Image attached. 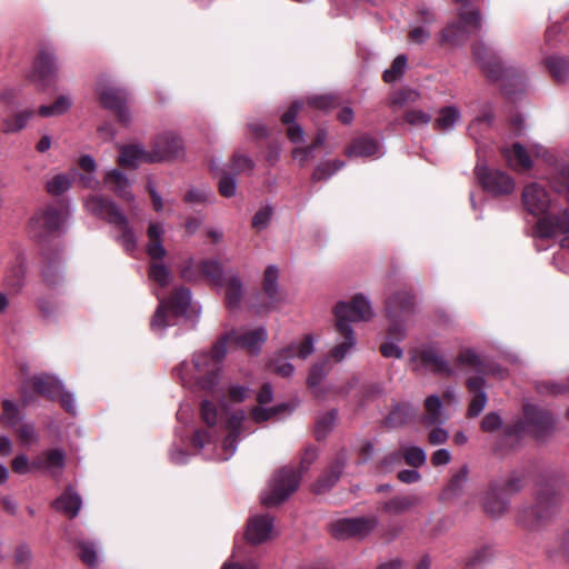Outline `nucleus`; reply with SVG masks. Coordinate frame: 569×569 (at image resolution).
<instances>
[{
    "mask_svg": "<svg viewBox=\"0 0 569 569\" xmlns=\"http://www.w3.org/2000/svg\"><path fill=\"white\" fill-rule=\"evenodd\" d=\"M201 417L207 427L204 430L193 432L191 439L193 448L208 460H229L238 448L241 428L246 419L244 412L238 410L224 418L222 415H218L209 400H203Z\"/></svg>",
    "mask_w": 569,
    "mask_h": 569,
    "instance_id": "f257e3e1",
    "label": "nucleus"
},
{
    "mask_svg": "<svg viewBox=\"0 0 569 569\" xmlns=\"http://www.w3.org/2000/svg\"><path fill=\"white\" fill-rule=\"evenodd\" d=\"M232 336L224 333L209 349L194 351L190 360H183L173 368V376L184 388L216 393L222 380L223 363Z\"/></svg>",
    "mask_w": 569,
    "mask_h": 569,
    "instance_id": "f03ea898",
    "label": "nucleus"
},
{
    "mask_svg": "<svg viewBox=\"0 0 569 569\" xmlns=\"http://www.w3.org/2000/svg\"><path fill=\"white\" fill-rule=\"evenodd\" d=\"M521 201L528 213L541 216L533 229L535 236L541 239L561 237L560 246L569 249V209L557 214H546L552 201L546 188L537 181L523 187Z\"/></svg>",
    "mask_w": 569,
    "mask_h": 569,
    "instance_id": "7ed1b4c3",
    "label": "nucleus"
},
{
    "mask_svg": "<svg viewBox=\"0 0 569 569\" xmlns=\"http://www.w3.org/2000/svg\"><path fill=\"white\" fill-rule=\"evenodd\" d=\"M333 313L338 341L330 350V358L340 362L350 356L357 347V337L351 328V322L369 321L375 312L370 300L359 293L356 295L350 302H338L333 309Z\"/></svg>",
    "mask_w": 569,
    "mask_h": 569,
    "instance_id": "20e7f679",
    "label": "nucleus"
},
{
    "mask_svg": "<svg viewBox=\"0 0 569 569\" xmlns=\"http://www.w3.org/2000/svg\"><path fill=\"white\" fill-rule=\"evenodd\" d=\"M472 54L488 80L499 83L505 94L512 98L516 93L513 88L520 90L525 88L527 80L525 71L500 52L479 42L473 44Z\"/></svg>",
    "mask_w": 569,
    "mask_h": 569,
    "instance_id": "39448f33",
    "label": "nucleus"
},
{
    "mask_svg": "<svg viewBox=\"0 0 569 569\" xmlns=\"http://www.w3.org/2000/svg\"><path fill=\"white\" fill-rule=\"evenodd\" d=\"M386 313L389 321L388 338L380 346V352L386 358L401 359L403 351L397 342L406 337L408 323L415 313L413 296L407 291L393 293L387 300Z\"/></svg>",
    "mask_w": 569,
    "mask_h": 569,
    "instance_id": "423d86ee",
    "label": "nucleus"
},
{
    "mask_svg": "<svg viewBox=\"0 0 569 569\" xmlns=\"http://www.w3.org/2000/svg\"><path fill=\"white\" fill-rule=\"evenodd\" d=\"M199 315V308L192 305L191 291L187 288L177 289L168 300L159 298L158 309L151 320V330L161 336L167 327L174 323L176 317Z\"/></svg>",
    "mask_w": 569,
    "mask_h": 569,
    "instance_id": "0eeeda50",
    "label": "nucleus"
},
{
    "mask_svg": "<svg viewBox=\"0 0 569 569\" xmlns=\"http://www.w3.org/2000/svg\"><path fill=\"white\" fill-rule=\"evenodd\" d=\"M88 212L112 223L119 231V242L123 249L131 253L137 250L138 239L132 232L128 220L112 201L98 194L88 197L84 201Z\"/></svg>",
    "mask_w": 569,
    "mask_h": 569,
    "instance_id": "6e6552de",
    "label": "nucleus"
},
{
    "mask_svg": "<svg viewBox=\"0 0 569 569\" xmlns=\"http://www.w3.org/2000/svg\"><path fill=\"white\" fill-rule=\"evenodd\" d=\"M555 423L556 420L549 411L538 405L526 403L522 418L506 428L505 436L519 438L523 435H531L541 441L552 435Z\"/></svg>",
    "mask_w": 569,
    "mask_h": 569,
    "instance_id": "1a4fd4ad",
    "label": "nucleus"
},
{
    "mask_svg": "<svg viewBox=\"0 0 569 569\" xmlns=\"http://www.w3.org/2000/svg\"><path fill=\"white\" fill-rule=\"evenodd\" d=\"M164 226L161 222H150L147 236L148 243L144 244V253L152 260L149 268V278L160 287H167L172 280L170 269L162 262L167 250L162 244Z\"/></svg>",
    "mask_w": 569,
    "mask_h": 569,
    "instance_id": "9d476101",
    "label": "nucleus"
},
{
    "mask_svg": "<svg viewBox=\"0 0 569 569\" xmlns=\"http://www.w3.org/2000/svg\"><path fill=\"white\" fill-rule=\"evenodd\" d=\"M560 499L556 492L541 490L533 506H523L517 512V522L526 529H538L550 520L559 509Z\"/></svg>",
    "mask_w": 569,
    "mask_h": 569,
    "instance_id": "9b49d317",
    "label": "nucleus"
},
{
    "mask_svg": "<svg viewBox=\"0 0 569 569\" xmlns=\"http://www.w3.org/2000/svg\"><path fill=\"white\" fill-rule=\"evenodd\" d=\"M300 477V472L291 468H282L277 471L269 488L261 495L262 505L273 507L284 502L298 489Z\"/></svg>",
    "mask_w": 569,
    "mask_h": 569,
    "instance_id": "f8f14e48",
    "label": "nucleus"
},
{
    "mask_svg": "<svg viewBox=\"0 0 569 569\" xmlns=\"http://www.w3.org/2000/svg\"><path fill=\"white\" fill-rule=\"evenodd\" d=\"M69 216L68 208L47 206L37 211L30 219L29 234L36 240H42L52 232L58 231Z\"/></svg>",
    "mask_w": 569,
    "mask_h": 569,
    "instance_id": "ddd939ff",
    "label": "nucleus"
},
{
    "mask_svg": "<svg viewBox=\"0 0 569 569\" xmlns=\"http://www.w3.org/2000/svg\"><path fill=\"white\" fill-rule=\"evenodd\" d=\"M529 148L537 158H541L550 167L551 171L547 178L550 187L555 192L565 194L569 201V162L560 160L541 144H530Z\"/></svg>",
    "mask_w": 569,
    "mask_h": 569,
    "instance_id": "4468645a",
    "label": "nucleus"
},
{
    "mask_svg": "<svg viewBox=\"0 0 569 569\" xmlns=\"http://www.w3.org/2000/svg\"><path fill=\"white\" fill-rule=\"evenodd\" d=\"M480 152L481 150L478 149L475 174L483 190L496 197L512 193L516 188L513 178L499 169H489L481 160Z\"/></svg>",
    "mask_w": 569,
    "mask_h": 569,
    "instance_id": "2eb2a0df",
    "label": "nucleus"
},
{
    "mask_svg": "<svg viewBox=\"0 0 569 569\" xmlns=\"http://www.w3.org/2000/svg\"><path fill=\"white\" fill-rule=\"evenodd\" d=\"M378 526L377 517L340 518L329 526L331 536L339 540L362 539Z\"/></svg>",
    "mask_w": 569,
    "mask_h": 569,
    "instance_id": "dca6fc26",
    "label": "nucleus"
},
{
    "mask_svg": "<svg viewBox=\"0 0 569 569\" xmlns=\"http://www.w3.org/2000/svg\"><path fill=\"white\" fill-rule=\"evenodd\" d=\"M32 383L38 393L51 400H58L66 411L74 412L76 402L73 396L66 390L63 383L57 377L41 373L33 377Z\"/></svg>",
    "mask_w": 569,
    "mask_h": 569,
    "instance_id": "f3484780",
    "label": "nucleus"
},
{
    "mask_svg": "<svg viewBox=\"0 0 569 569\" xmlns=\"http://www.w3.org/2000/svg\"><path fill=\"white\" fill-rule=\"evenodd\" d=\"M183 151L181 139L173 132H164L156 137L149 151L144 150V162H158L178 158Z\"/></svg>",
    "mask_w": 569,
    "mask_h": 569,
    "instance_id": "a211bd4d",
    "label": "nucleus"
},
{
    "mask_svg": "<svg viewBox=\"0 0 569 569\" xmlns=\"http://www.w3.org/2000/svg\"><path fill=\"white\" fill-rule=\"evenodd\" d=\"M97 93L101 106L107 109L114 110L120 120L127 122L129 113L126 108L127 94L124 91L102 83L98 84Z\"/></svg>",
    "mask_w": 569,
    "mask_h": 569,
    "instance_id": "6ab92c4d",
    "label": "nucleus"
},
{
    "mask_svg": "<svg viewBox=\"0 0 569 569\" xmlns=\"http://www.w3.org/2000/svg\"><path fill=\"white\" fill-rule=\"evenodd\" d=\"M274 533L273 518L270 515H254L248 520L246 539L259 545L272 538Z\"/></svg>",
    "mask_w": 569,
    "mask_h": 569,
    "instance_id": "aec40b11",
    "label": "nucleus"
},
{
    "mask_svg": "<svg viewBox=\"0 0 569 569\" xmlns=\"http://www.w3.org/2000/svg\"><path fill=\"white\" fill-rule=\"evenodd\" d=\"M346 154L350 158L378 159L385 154V149L380 139L366 134L355 139L347 148Z\"/></svg>",
    "mask_w": 569,
    "mask_h": 569,
    "instance_id": "412c9836",
    "label": "nucleus"
},
{
    "mask_svg": "<svg viewBox=\"0 0 569 569\" xmlns=\"http://www.w3.org/2000/svg\"><path fill=\"white\" fill-rule=\"evenodd\" d=\"M418 359H420L425 366L431 368L435 373L446 376L455 375V370L450 362L433 347H426L419 352L413 351L411 355V360L416 361Z\"/></svg>",
    "mask_w": 569,
    "mask_h": 569,
    "instance_id": "4be33fe9",
    "label": "nucleus"
},
{
    "mask_svg": "<svg viewBox=\"0 0 569 569\" xmlns=\"http://www.w3.org/2000/svg\"><path fill=\"white\" fill-rule=\"evenodd\" d=\"M228 333H233L229 340V345L233 342L238 347L243 348L251 353H258L260 351L268 336L267 330L263 327L246 330L243 332L231 330Z\"/></svg>",
    "mask_w": 569,
    "mask_h": 569,
    "instance_id": "5701e85b",
    "label": "nucleus"
},
{
    "mask_svg": "<svg viewBox=\"0 0 569 569\" xmlns=\"http://www.w3.org/2000/svg\"><path fill=\"white\" fill-rule=\"evenodd\" d=\"M468 391L472 395L469 407L468 417H478L485 409L488 398L485 391V378L482 376H476L469 378L466 382Z\"/></svg>",
    "mask_w": 569,
    "mask_h": 569,
    "instance_id": "b1692460",
    "label": "nucleus"
},
{
    "mask_svg": "<svg viewBox=\"0 0 569 569\" xmlns=\"http://www.w3.org/2000/svg\"><path fill=\"white\" fill-rule=\"evenodd\" d=\"M510 499L502 492L500 482L491 483L483 498L485 511L492 517H500L507 511Z\"/></svg>",
    "mask_w": 569,
    "mask_h": 569,
    "instance_id": "393cba45",
    "label": "nucleus"
},
{
    "mask_svg": "<svg viewBox=\"0 0 569 569\" xmlns=\"http://www.w3.org/2000/svg\"><path fill=\"white\" fill-rule=\"evenodd\" d=\"M347 463V453L340 452L331 462L329 469L318 479L315 491L318 493L329 490L339 480Z\"/></svg>",
    "mask_w": 569,
    "mask_h": 569,
    "instance_id": "a878e982",
    "label": "nucleus"
},
{
    "mask_svg": "<svg viewBox=\"0 0 569 569\" xmlns=\"http://www.w3.org/2000/svg\"><path fill=\"white\" fill-rule=\"evenodd\" d=\"M448 420L447 415L443 411V405L439 396L431 395L425 400V413L421 418V422L426 428L433 426H442Z\"/></svg>",
    "mask_w": 569,
    "mask_h": 569,
    "instance_id": "bb28decb",
    "label": "nucleus"
},
{
    "mask_svg": "<svg viewBox=\"0 0 569 569\" xmlns=\"http://www.w3.org/2000/svg\"><path fill=\"white\" fill-rule=\"evenodd\" d=\"M480 30L481 27L475 28L468 23H465L459 18V22L450 23L442 30V41L451 46H458L463 43L469 38L471 32Z\"/></svg>",
    "mask_w": 569,
    "mask_h": 569,
    "instance_id": "cd10ccee",
    "label": "nucleus"
},
{
    "mask_svg": "<svg viewBox=\"0 0 569 569\" xmlns=\"http://www.w3.org/2000/svg\"><path fill=\"white\" fill-rule=\"evenodd\" d=\"M278 280V268L273 264L268 266L263 274V293L268 299V302L264 305L263 308L268 310L273 309L276 305L280 301Z\"/></svg>",
    "mask_w": 569,
    "mask_h": 569,
    "instance_id": "c85d7f7f",
    "label": "nucleus"
},
{
    "mask_svg": "<svg viewBox=\"0 0 569 569\" xmlns=\"http://www.w3.org/2000/svg\"><path fill=\"white\" fill-rule=\"evenodd\" d=\"M66 465V453L61 449H50L36 458L37 469H46L56 476L61 472Z\"/></svg>",
    "mask_w": 569,
    "mask_h": 569,
    "instance_id": "c756f323",
    "label": "nucleus"
},
{
    "mask_svg": "<svg viewBox=\"0 0 569 569\" xmlns=\"http://www.w3.org/2000/svg\"><path fill=\"white\" fill-rule=\"evenodd\" d=\"M226 288V305L229 310H237L240 307L243 297V284L238 274L229 271L227 279L223 280Z\"/></svg>",
    "mask_w": 569,
    "mask_h": 569,
    "instance_id": "7c9ffc66",
    "label": "nucleus"
},
{
    "mask_svg": "<svg viewBox=\"0 0 569 569\" xmlns=\"http://www.w3.org/2000/svg\"><path fill=\"white\" fill-rule=\"evenodd\" d=\"M302 107L303 102L301 100H296L281 117L282 122L289 126L287 136L292 143H299L303 141V129L300 124L295 123V120Z\"/></svg>",
    "mask_w": 569,
    "mask_h": 569,
    "instance_id": "2f4dec72",
    "label": "nucleus"
},
{
    "mask_svg": "<svg viewBox=\"0 0 569 569\" xmlns=\"http://www.w3.org/2000/svg\"><path fill=\"white\" fill-rule=\"evenodd\" d=\"M293 358L292 347H283L271 357L269 368L281 377H290L295 372V367L290 362V359Z\"/></svg>",
    "mask_w": 569,
    "mask_h": 569,
    "instance_id": "473e14b6",
    "label": "nucleus"
},
{
    "mask_svg": "<svg viewBox=\"0 0 569 569\" xmlns=\"http://www.w3.org/2000/svg\"><path fill=\"white\" fill-rule=\"evenodd\" d=\"M502 154L509 166L516 170H529L532 167V160L523 146L516 142L511 148H503Z\"/></svg>",
    "mask_w": 569,
    "mask_h": 569,
    "instance_id": "72a5a7b5",
    "label": "nucleus"
},
{
    "mask_svg": "<svg viewBox=\"0 0 569 569\" xmlns=\"http://www.w3.org/2000/svg\"><path fill=\"white\" fill-rule=\"evenodd\" d=\"M103 183L118 197L127 200L131 199L129 179L118 169L108 171L103 177Z\"/></svg>",
    "mask_w": 569,
    "mask_h": 569,
    "instance_id": "f704fd0d",
    "label": "nucleus"
},
{
    "mask_svg": "<svg viewBox=\"0 0 569 569\" xmlns=\"http://www.w3.org/2000/svg\"><path fill=\"white\" fill-rule=\"evenodd\" d=\"M81 505V497L74 492L72 488H68L53 501V507L58 511L64 512L70 518H74L79 513Z\"/></svg>",
    "mask_w": 569,
    "mask_h": 569,
    "instance_id": "c9c22d12",
    "label": "nucleus"
},
{
    "mask_svg": "<svg viewBox=\"0 0 569 569\" xmlns=\"http://www.w3.org/2000/svg\"><path fill=\"white\" fill-rule=\"evenodd\" d=\"M461 120V112L456 106H447L438 111L433 127L441 132H449L455 129Z\"/></svg>",
    "mask_w": 569,
    "mask_h": 569,
    "instance_id": "e433bc0d",
    "label": "nucleus"
},
{
    "mask_svg": "<svg viewBox=\"0 0 569 569\" xmlns=\"http://www.w3.org/2000/svg\"><path fill=\"white\" fill-rule=\"evenodd\" d=\"M331 369L329 358H325L318 362H316L311 368L307 379V385L309 389L316 395L320 396L321 389L320 385L322 380L327 377Z\"/></svg>",
    "mask_w": 569,
    "mask_h": 569,
    "instance_id": "4c0bfd02",
    "label": "nucleus"
},
{
    "mask_svg": "<svg viewBox=\"0 0 569 569\" xmlns=\"http://www.w3.org/2000/svg\"><path fill=\"white\" fill-rule=\"evenodd\" d=\"M545 64L557 82H566L569 79V59L560 56H550Z\"/></svg>",
    "mask_w": 569,
    "mask_h": 569,
    "instance_id": "58836bf2",
    "label": "nucleus"
},
{
    "mask_svg": "<svg viewBox=\"0 0 569 569\" xmlns=\"http://www.w3.org/2000/svg\"><path fill=\"white\" fill-rule=\"evenodd\" d=\"M22 419V412L13 400L2 398L0 400V422L8 427H14Z\"/></svg>",
    "mask_w": 569,
    "mask_h": 569,
    "instance_id": "ea45409f",
    "label": "nucleus"
},
{
    "mask_svg": "<svg viewBox=\"0 0 569 569\" xmlns=\"http://www.w3.org/2000/svg\"><path fill=\"white\" fill-rule=\"evenodd\" d=\"M58 70L57 58L53 53L42 51L34 62V73L40 79H46L53 76Z\"/></svg>",
    "mask_w": 569,
    "mask_h": 569,
    "instance_id": "a19ab883",
    "label": "nucleus"
},
{
    "mask_svg": "<svg viewBox=\"0 0 569 569\" xmlns=\"http://www.w3.org/2000/svg\"><path fill=\"white\" fill-rule=\"evenodd\" d=\"M201 274L206 277L212 284L222 288L223 286V268L219 260L208 259L199 263Z\"/></svg>",
    "mask_w": 569,
    "mask_h": 569,
    "instance_id": "79ce46f5",
    "label": "nucleus"
},
{
    "mask_svg": "<svg viewBox=\"0 0 569 569\" xmlns=\"http://www.w3.org/2000/svg\"><path fill=\"white\" fill-rule=\"evenodd\" d=\"M419 502L420 498L417 496H396L386 501L382 509L388 513L399 515L417 506Z\"/></svg>",
    "mask_w": 569,
    "mask_h": 569,
    "instance_id": "37998d69",
    "label": "nucleus"
},
{
    "mask_svg": "<svg viewBox=\"0 0 569 569\" xmlns=\"http://www.w3.org/2000/svg\"><path fill=\"white\" fill-rule=\"evenodd\" d=\"M33 117L32 110H22L2 120L1 130L3 133H16L21 131Z\"/></svg>",
    "mask_w": 569,
    "mask_h": 569,
    "instance_id": "c03bdc74",
    "label": "nucleus"
},
{
    "mask_svg": "<svg viewBox=\"0 0 569 569\" xmlns=\"http://www.w3.org/2000/svg\"><path fill=\"white\" fill-rule=\"evenodd\" d=\"M72 106V99L69 96H60L57 100L49 106H40L38 113L41 117H58L64 114Z\"/></svg>",
    "mask_w": 569,
    "mask_h": 569,
    "instance_id": "a18cd8bd",
    "label": "nucleus"
},
{
    "mask_svg": "<svg viewBox=\"0 0 569 569\" xmlns=\"http://www.w3.org/2000/svg\"><path fill=\"white\" fill-rule=\"evenodd\" d=\"M292 408L288 403H280L273 407L266 408L264 406L258 405L251 411V417L254 422H264L283 411H291Z\"/></svg>",
    "mask_w": 569,
    "mask_h": 569,
    "instance_id": "49530a36",
    "label": "nucleus"
},
{
    "mask_svg": "<svg viewBox=\"0 0 569 569\" xmlns=\"http://www.w3.org/2000/svg\"><path fill=\"white\" fill-rule=\"evenodd\" d=\"M142 159V150L139 146L128 144L120 148L118 162L124 168H137Z\"/></svg>",
    "mask_w": 569,
    "mask_h": 569,
    "instance_id": "de8ad7c7",
    "label": "nucleus"
},
{
    "mask_svg": "<svg viewBox=\"0 0 569 569\" xmlns=\"http://www.w3.org/2000/svg\"><path fill=\"white\" fill-rule=\"evenodd\" d=\"M460 4L459 18L475 28L481 27V16L479 10L471 4V0H455Z\"/></svg>",
    "mask_w": 569,
    "mask_h": 569,
    "instance_id": "09e8293b",
    "label": "nucleus"
},
{
    "mask_svg": "<svg viewBox=\"0 0 569 569\" xmlns=\"http://www.w3.org/2000/svg\"><path fill=\"white\" fill-rule=\"evenodd\" d=\"M317 339L313 335H305L300 341H293L287 347H292V353L295 358L307 359L315 352V345Z\"/></svg>",
    "mask_w": 569,
    "mask_h": 569,
    "instance_id": "8fccbe9b",
    "label": "nucleus"
},
{
    "mask_svg": "<svg viewBox=\"0 0 569 569\" xmlns=\"http://www.w3.org/2000/svg\"><path fill=\"white\" fill-rule=\"evenodd\" d=\"M42 278L50 288L59 286L63 280L60 261H48L42 268Z\"/></svg>",
    "mask_w": 569,
    "mask_h": 569,
    "instance_id": "3c124183",
    "label": "nucleus"
},
{
    "mask_svg": "<svg viewBox=\"0 0 569 569\" xmlns=\"http://www.w3.org/2000/svg\"><path fill=\"white\" fill-rule=\"evenodd\" d=\"M337 416V410H331L317 419L315 435L318 440L325 439L331 432L336 425Z\"/></svg>",
    "mask_w": 569,
    "mask_h": 569,
    "instance_id": "603ef678",
    "label": "nucleus"
},
{
    "mask_svg": "<svg viewBox=\"0 0 569 569\" xmlns=\"http://www.w3.org/2000/svg\"><path fill=\"white\" fill-rule=\"evenodd\" d=\"M72 178L67 173H58L46 182L48 193L59 196L71 188Z\"/></svg>",
    "mask_w": 569,
    "mask_h": 569,
    "instance_id": "864d4df0",
    "label": "nucleus"
},
{
    "mask_svg": "<svg viewBox=\"0 0 569 569\" xmlns=\"http://www.w3.org/2000/svg\"><path fill=\"white\" fill-rule=\"evenodd\" d=\"M345 167V162L341 160H330L320 163L316 167L312 173L313 181L328 180L332 177L337 171Z\"/></svg>",
    "mask_w": 569,
    "mask_h": 569,
    "instance_id": "5fc2aeb1",
    "label": "nucleus"
},
{
    "mask_svg": "<svg viewBox=\"0 0 569 569\" xmlns=\"http://www.w3.org/2000/svg\"><path fill=\"white\" fill-rule=\"evenodd\" d=\"M457 365L467 370L480 371L482 361L473 349H462L457 357Z\"/></svg>",
    "mask_w": 569,
    "mask_h": 569,
    "instance_id": "6e6d98bb",
    "label": "nucleus"
},
{
    "mask_svg": "<svg viewBox=\"0 0 569 569\" xmlns=\"http://www.w3.org/2000/svg\"><path fill=\"white\" fill-rule=\"evenodd\" d=\"M406 67H407V57L405 54L398 56L393 60L391 67L389 69L385 70V72L382 74L383 80L387 83L395 82L397 79H399L403 74Z\"/></svg>",
    "mask_w": 569,
    "mask_h": 569,
    "instance_id": "4d7b16f0",
    "label": "nucleus"
},
{
    "mask_svg": "<svg viewBox=\"0 0 569 569\" xmlns=\"http://www.w3.org/2000/svg\"><path fill=\"white\" fill-rule=\"evenodd\" d=\"M403 459L407 465L418 468L426 462L427 456L422 448L416 446H403Z\"/></svg>",
    "mask_w": 569,
    "mask_h": 569,
    "instance_id": "13d9d810",
    "label": "nucleus"
},
{
    "mask_svg": "<svg viewBox=\"0 0 569 569\" xmlns=\"http://www.w3.org/2000/svg\"><path fill=\"white\" fill-rule=\"evenodd\" d=\"M467 480H468V467L463 466L450 479V481L446 488V495L458 496L462 491V488L466 485Z\"/></svg>",
    "mask_w": 569,
    "mask_h": 569,
    "instance_id": "bf43d9fd",
    "label": "nucleus"
},
{
    "mask_svg": "<svg viewBox=\"0 0 569 569\" xmlns=\"http://www.w3.org/2000/svg\"><path fill=\"white\" fill-rule=\"evenodd\" d=\"M413 413V408L410 405H399L389 413L387 422L391 427L400 426Z\"/></svg>",
    "mask_w": 569,
    "mask_h": 569,
    "instance_id": "052dcab7",
    "label": "nucleus"
},
{
    "mask_svg": "<svg viewBox=\"0 0 569 569\" xmlns=\"http://www.w3.org/2000/svg\"><path fill=\"white\" fill-rule=\"evenodd\" d=\"M79 557L83 563L89 567H93L98 563L97 549L90 541L80 540L78 541Z\"/></svg>",
    "mask_w": 569,
    "mask_h": 569,
    "instance_id": "680f3d73",
    "label": "nucleus"
},
{
    "mask_svg": "<svg viewBox=\"0 0 569 569\" xmlns=\"http://www.w3.org/2000/svg\"><path fill=\"white\" fill-rule=\"evenodd\" d=\"M491 558L492 552L490 548L483 547L468 556V558L466 559V566L470 569H476L488 563L491 560Z\"/></svg>",
    "mask_w": 569,
    "mask_h": 569,
    "instance_id": "e2e57ef3",
    "label": "nucleus"
},
{
    "mask_svg": "<svg viewBox=\"0 0 569 569\" xmlns=\"http://www.w3.org/2000/svg\"><path fill=\"white\" fill-rule=\"evenodd\" d=\"M420 93L411 88H405L392 94L391 102L395 106L402 107L408 103H415L419 100Z\"/></svg>",
    "mask_w": 569,
    "mask_h": 569,
    "instance_id": "0e129e2a",
    "label": "nucleus"
},
{
    "mask_svg": "<svg viewBox=\"0 0 569 569\" xmlns=\"http://www.w3.org/2000/svg\"><path fill=\"white\" fill-rule=\"evenodd\" d=\"M11 469L14 473L27 475L37 470L36 459L30 461L27 455L19 453L11 460Z\"/></svg>",
    "mask_w": 569,
    "mask_h": 569,
    "instance_id": "69168bd1",
    "label": "nucleus"
},
{
    "mask_svg": "<svg viewBox=\"0 0 569 569\" xmlns=\"http://www.w3.org/2000/svg\"><path fill=\"white\" fill-rule=\"evenodd\" d=\"M238 182L234 176L230 173H222L218 183L219 193L222 197L231 198L236 196Z\"/></svg>",
    "mask_w": 569,
    "mask_h": 569,
    "instance_id": "338daca9",
    "label": "nucleus"
},
{
    "mask_svg": "<svg viewBox=\"0 0 569 569\" xmlns=\"http://www.w3.org/2000/svg\"><path fill=\"white\" fill-rule=\"evenodd\" d=\"M254 168L253 160L244 154L234 153L231 160V169L237 173L251 172Z\"/></svg>",
    "mask_w": 569,
    "mask_h": 569,
    "instance_id": "774afa93",
    "label": "nucleus"
}]
</instances>
